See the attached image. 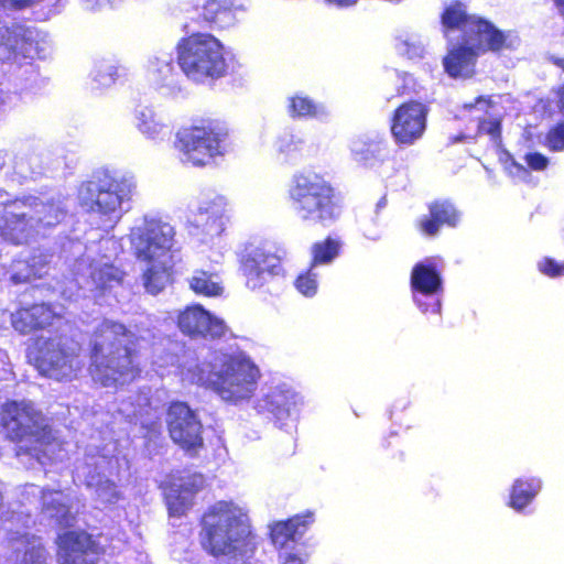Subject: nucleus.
Instances as JSON below:
<instances>
[{
  "mask_svg": "<svg viewBox=\"0 0 564 564\" xmlns=\"http://www.w3.org/2000/svg\"><path fill=\"white\" fill-rule=\"evenodd\" d=\"M134 335L123 324L105 319L95 329L90 340V355L113 351L116 347L134 346Z\"/></svg>",
  "mask_w": 564,
  "mask_h": 564,
  "instance_id": "19",
  "label": "nucleus"
},
{
  "mask_svg": "<svg viewBox=\"0 0 564 564\" xmlns=\"http://www.w3.org/2000/svg\"><path fill=\"white\" fill-rule=\"evenodd\" d=\"M3 426L8 437L21 444L31 443L45 430L46 421L31 402H11L3 409Z\"/></svg>",
  "mask_w": 564,
  "mask_h": 564,
  "instance_id": "12",
  "label": "nucleus"
},
{
  "mask_svg": "<svg viewBox=\"0 0 564 564\" xmlns=\"http://www.w3.org/2000/svg\"><path fill=\"white\" fill-rule=\"evenodd\" d=\"M411 286L414 292L432 296L442 289V279L432 262L417 263L411 273Z\"/></svg>",
  "mask_w": 564,
  "mask_h": 564,
  "instance_id": "27",
  "label": "nucleus"
},
{
  "mask_svg": "<svg viewBox=\"0 0 564 564\" xmlns=\"http://www.w3.org/2000/svg\"><path fill=\"white\" fill-rule=\"evenodd\" d=\"M62 200H42L37 197L14 199L4 205L0 216V236L13 243L22 245L44 236L65 217Z\"/></svg>",
  "mask_w": 564,
  "mask_h": 564,
  "instance_id": "3",
  "label": "nucleus"
},
{
  "mask_svg": "<svg viewBox=\"0 0 564 564\" xmlns=\"http://www.w3.org/2000/svg\"><path fill=\"white\" fill-rule=\"evenodd\" d=\"M540 488V480L532 479L529 482L516 480L510 496V506L516 510H521L531 502Z\"/></svg>",
  "mask_w": 564,
  "mask_h": 564,
  "instance_id": "35",
  "label": "nucleus"
},
{
  "mask_svg": "<svg viewBox=\"0 0 564 564\" xmlns=\"http://www.w3.org/2000/svg\"><path fill=\"white\" fill-rule=\"evenodd\" d=\"M558 65L564 69V59H561V61L558 62Z\"/></svg>",
  "mask_w": 564,
  "mask_h": 564,
  "instance_id": "60",
  "label": "nucleus"
},
{
  "mask_svg": "<svg viewBox=\"0 0 564 564\" xmlns=\"http://www.w3.org/2000/svg\"><path fill=\"white\" fill-rule=\"evenodd\" d=\"M226 135L223 128L213 123L187 127L177 132V147L184 161L202 166L223 153L221 143Z\"/></svg>",
  "mask_w": 564,
  "mask_h": 564,
  "instance_id": "11",
  "label": "nucleus"
},
{
  "mask_svg": "<svg viewBox=\"0 0 564 564\" xmlns=\"http://www.w3.org/2000/svg\"><path fill=\"white\" fill-rule=\"evenodd\" d=\"M46 553L42 544L37 541L30 543L24 550L20 564H44Z\"/></svg>",
  "mask_w": 564,
  "mask_h": 564,
  "instance_id": "41",
  "label": "nucleus"
},
{
  "mask_svg": "<svg viewBox=\"0 0 564 564\" xmlns=\"http://www.w3.org/2000/svg\"><path fill=\"white\" fill-rule=\"evenodd\" d=\"M338 248V242L329 238L324 242L315 243L313 246V265L332 261L337 256Z\"/></svg>",
  "mask_w": 564,
  "mask_h": 564,
  "instance_id": "38",
  "label": "nucleus"
},
{
  "mask_svg": "<svg viewBox=\"0 0 564 564\" xmlns=\"http://www.w3.org/2000/svg\"><path fill=\"white\" fill-rule=\"evenodd\" d=\"M213 390L221 400L240 403L249 400L258 388L260 370L246 356L216 355Z\"/></svg>",
  "mask_w": 564,
  "mask_h": 564,
  "instance_id": "6",
  "label": "nucleus"
},
{
  "mask_svg": "<svg viewBox=\"0 0 564 564\" xmlns=\"http://www.w3.org/2000/svg\"><path fill=\"white\" fill-rule=\"evenodd\" d=\"M226 206L227 203L223 196H215L209 200L202 202L195 216L196 225L203 226L212 236L220 235L225 226Z\"/></svg>",
  "mask_w": 564,
  "mask_h": 564,
  "instance_id": "25",
  "label": "nucleus"
},
{
  "mask_svg": "<svg viewBox=\"0 0 564 564\" xmlns=\"http://www.w3.org/2000/svg\"><path fill=\"white\" fill-rule=\"evenodd\" d=\"M200 543L208 553L242 555L252 543L247 511L232 501H218L204 514Z\"/></svg>",
  "mask_w": 564,
  "mask_h": 564,
  "instance_id": "2",
  "label": "nucleus"
},
{
  "mask_svg": "<svg viewBox=\"0 0 564 564\" xmlns=\"http://www.w3.org/2000/svg\"><path fill=\"white\" fill-rule=\"evenodd\" d=\"M307 524L306 520H302V517L296 516L285 522H279L271 529V539L274 545L284 547L288 542L294 541L297 535L304 533V529Z\"/></svg>",
  "mask_w": 564,
  "mask_h": 564,
  "instance_id": "33",
  "label": "nucleus"
},
{
  "mask_svg": "<svg viewBox=\"0 0 564 564\" xmlns=\"http://www.w3.org/2000/svg\"><path fill=\"white\" fill-rule=\"evenodd\" d=\"M475 15H467L463 6L457 3L446 9L442 17L445 28V35L452 42L451 33L459 30L465 35V23L467 20L476 19Z\"/></svg>",
  "mask_w": 564,
  "mask_h": 564,
  "instance_id": "36",
  "label": "nucleus"
},
{
  "mask_svg": "<svg viewBox=\"0 0 564 564\" xmlns=\"http://www.w3.org/2000/svg\"><path fill=\"white\" fill-rule=\"evenodd\" d=\"M295 288L305 296H313L316 293L317 281L316 274L313 272V268L296 279Z\"/></svg>",
  "mask_w": 564,
  "mask_h": 564,
  "instance_id": "43",
  "label": "nucleus"
},
{
  "mask_svg": "<svg viewBox=\"0 0 564 564\" xmlns=\"http://www.w3.org/2000/svg\"><path fill=\"white\" fill-rule=\"evenodd\" d=\"M397 47L401 54L406 55L409 58L422 57L424 53L423 45L412 37L402 40Z\"/></svg>",
  "mask_w": 564,
  "mask_h": 564,
  "instance_id": "44",
  "label": "nucleus"
},
{
  "mask_svg": "<svg viewBox=\"0 0 564 564\" xmlns=\"http://www.w3.org/2000/svg\"><path fill=\"white\" fill-rule=\"evenodd\" d=\"M430 215L431 218L424 217L420 220V228L427 236H435L443 224L455 226L458 218L456 209L448 202L432 204Z\"/></svg>",
  "mask_w": 564,
  "mask_h": 564,
  "instance_id": "28",
  "label": "nucleus"
},
{
  "mask_svg": "<svg viewBox=\"0 0 564 564\" xmlns=\"http://www.w3.org/2000/svg\"><path fill=\"white\" fill-rule=\"evenodd\" d=\"M91 283L100 290L120 284L123 272L105 259L91 260L87 267Z\"/></svg>",
  "mask_w": 564,
  "mask_h": 564,
  "instance_id": "30",
  "label": "nucleus"
},
{
  "mask_svg": "<svg viewBox=\"0 0 564 564\" xmlns=\"http://www.w3.org/2000/svg\"><path fill=\"white\" fill-rule=\"evenodd\" d=\"M281 564H303V561L292 553L284 552L280 555Z\"/></svg>",
  "mask_w": 564,
  "mask_h": 564,
  "instance_id": "53",
  "label": "nucleus"
},
{
  "mask_svg": "<svg viewBox=\"0 0 564 564\" xmlns=\"http://www.w3.org/2000/svg\"><path fill=\"white\" fill-rule=\"evenodd\" d=\"M203 485L204 478L197 474L188 475L174 481L165 495L170 513L173 516L183 514L189 508L193 495Z\"/></svg>",
  "mask_w": 564,
  "mask_h": 564,
  "instance_id": "20",
  "label": "nucleus"
},
{
  "mask_svg": "<svg viewBox=\"0 0 564 564\" xmlns=\"http://www.w3.org/2000/svg\"><path fill=\"white\" fill-rule=\"evenodd\" d=\"M178 327L188 336L223 337L227 332L224 321L210 315L200 305L186 307L178 315Z\"/></svg>",
  "mask_w": 564,
  "mask_h": 564,
  "instance_id": "18",
  "label": "nucleus"
},
{
  "mask_svg": "<svg viewBox=\"0 0 564 564\" xmlns=\"http://www.w3.org/2000/svg\"><path fill=\"white\" fill-rule=\"evenodd\" d=\"M514 165H516L518 169H520V170H524L522 165H519V164H517V163H514Z\"/></svg>",
  "mask_w": 564,
  "mask_h": 564,
  "instance_id": "61",
  "label": "nucleus"
},
{
  "mask_svg": "<svg viewBox=\"0 0 564 564\" xmlns=\"http://www.w3.org/2000/svg\"><path fill=\"white\" fill-rule=\"evenodd\" d=\"M137 183L132 176L119 180L87 182L79 188L80 205L107 223L110 227L126 213L124 204L135 194Z\"/></svg>",
  "mask_w": 564,
  "mask_h": 564,
  "instance_id": "5",
  "label": "nucleus"
},
{
  "mask_svg": "<svg viewBox=\"0 0 564 564\" xmlns=\"http://www.w3.org/2000/svg\"><path fill=\"white\" fill-rule=\"evenodd\" d=\"M37 159L35 156H26L20 155L14 160V170L22 177H28L29 175L35 173L36 169L33 163H35Z\"/></svg>",
  "mask_w": 564,
  "mask_h": 564,
  "instance_id": "46",
  "label": "nucleus"
},
{
  "mask_svg": "<svg viewBox=\"0 0 564 564\" xmlns=\"http://www.w3.org/2000/svg\"><path fill=\"white\" fill-rule=\"evenodd\" d=\"M42 512L61 525H69L73 519V499L62 490L43 489Z\"/></svg>",
  "mask_w": 564,
  "mask_h": 564,
  "instance_id": "24",
  "label": "nucleus"
},
{
  "mask_svg": "<svg viewBox=\"0 0 564 564\" xmlns=\"http://www.w3.org/2000/svg\"><path fill=\"white\" fill-rule=\"evenodd\" d=\"M352 153L358 162L368 163L375 155V149L371 145L366 147L361 143H355L352 147Z\"/></svg>",
  "mask_w": 564,
  "mask_h": 564,
  "instance_id": "50",
  "label": "nucleus"
},
{
  "mask_svg": "<svg viewBox=\"0 0 564 564\" xmlns=\"http://www.w3.org/2000/svg\"><path fill=\"white\" fill-rule=\"evenodd\" d=\"M289 194L293 212L303 221L327 225L338 216L332 186L315 173L294 175Z\"/></svg>",
  "mask_w": 564,
  "mask_h": 564,
  "instance_id": "4",
  "label": "nucleus"
},
{
  "mask_svg": "<svg viewBox=\"0 0 564 564\" xmlns=\"http://www.w3.org/2000/svg\"><path fill=\"white\" fill-rule=\"evenodd\" d=\"M290 111L293 117H308L319 115L318 107L314 105L312 100L301 96L291 98Z\"/></svg>",
  "mask_w": 564,
  "mask_h": 564,
  "instance_id": "40",
  "label": "nucleus"
},
{
  "mask_svg": "<svg viewBox=\"0 0 564 564\" xmlns=\"http://www.w3.org/2000/svg\"><path fill=\"white\" fill-rule=\"evenodd\" d=\"M131 346L116 347L113 351L90 355L89 372L104 387L116 388L132 381L139 373Z\"/></svg>",
  "mask_w": 564,
  "mask_h": 564,
  "instance_id": "10",
  "label": "nucleus"
},
{
  "mask_svg": "<svg viewBox=\"0 0 564 564\" xmlns=\"http://www.w3.org/2000/svg\"><path fill=\"white\" fill-rule=\"evenodd\" d=\"M539 269L542 273L549 275V276H557L561 274H564V263L558 264L553 259L545 258L539 263Z\"/></svg>",
  "mask_w": 564,
  "mask_h": 564,
  "instance_id": "49",
  "label": "nucleus"
},
{
  "mask_svg": "<svg viewBox=\"0 0 564 564\" xmlns=\"http://www.w3.org/2000/svg\"><path fill=\"white\" fill-rule=\"evenodd\" d=\"M561 112L564 115V86L558 91V102Z\"/></svg>",
  "mask_w": 564,
  "mask_h": 564,
  "instance_id": "57",
  "label": "nucleus"
},
{
  "mask_svg": "<svg viewBox=\"0 0 564 564\" xmlns=\"http://www.w3.org/2000/svg\"><path fill=\"white\" fill-rule=\"evenodd\" d=\"M243 11L240 0H206L203 7L204 19L219 29L234 26Z\"/></svg>",
  "mask_w": 564,
  "mask_h": 564,
  "instance_id": "23",
  "label": "nucleus"
},
{
  "mask_svg": "<svg viewBox=\"0 0 564 564\" xmlns=\"http://www.w3.org/2000/svg\"><path fill=\"white\" fill-rule=\"evenodd\" d=\"M22 454L35 457L42 465L47 462L62 460L65 456L63 443L52 434L47 425L43 433L36 436L31 443L18 446L17 455L21 456Z\"/></svg>",
  "mask_w": 564,
  "mask_h": 564,
  "instance_id": "21",
  "label": "nucleus"
},
{
  "mask_svg": "<svg viewBox=\"0 0 564 564\" xmlns=\"http://www.w3.org/2000/svg\"><path fill=\"white\" fill-rule=\"evenodd\" d=\"M546 145L553 151L564 150V122L549 131L546 135Z\"/></svg>",
  "mask_w": 564,
  "mask_h": 564,
  "instance_id": "45",
  "label": "nucleus"
},
{
  "mask_svg": "<svg viewBox=\"0 0 564 564\" xmlns=\"http://www.w3.org/2000/svg\"><path fill=\"white\" fill-rule=\"evenodd\" d=\"M242 271L247 288L257 290L280 273V259L262 248H254L247 253L242 262Z\"/></svg>",
  "mask_w": 564,
  "mask_h": 564,
  "instance_id": "17",
  "label": "nucleus"
},
{
  "mask_svg": "<svg viewBox=\"0 0 564 564\" xmlns=\"http://www.w3.org/2000/svg\"><path fill=\"white\" fill-rule=\"evenodd\" d=\"M115 446L105 447L100 452L89 445L83 462L76 466V477L93 490L95 499L101 503H115L120 492L111 477L119 471V460L112 455Z\"/></svg>",
  "mask_w": 564,
  "mask_h": 564,
  "instance_id": "8",
  "label": "nucleus"
},
{
  "mask_svg": "<svg viewBox=\"0 0 564 564\" xmlns=\"http://www.w3.org/2000/svg\"><path fill=\"white\" fill-rule=\"evenodd\" d=\"M156 72L160 75H162L163 78H166L172 72V65H171L170 61H167V59L162 61V63L158 67Z\"/></svg>",
  "mask_w": 564,
  "mask_h": 564,
  "instance_id": "54",
  "label": "nucleus"
},
{
  "mask_svg": "<svg viewBox=\"0 0 564 564\" xmlns=\"http://www.w3.org/2000/svg\"><path fill=\"white\" fill-rule=\"evenodd\" d=\"M62 313L53 310L46 304H34L30 307H22L11 315V323L15 330L28 334L34 329L51 325L55 317Z\"/></svg>",
  "mask_w": 564,
  "mask_h": 564,
  "instance_id": "22",
  "label": "nucleus"
},
{
  "mask_svg": "<svg viewBox=\"0 0 564 564\" xmlns=\"http://www.w3.org/2000/svg\"><path fill=\"white\" fill-rule=\"evenodd\" d=\"M463 41L477 55L485 52L513 50L519 45V37L511 31L503 32L491 22L481 18L467 20Z\"/></svg>",
  "mask_w": 564,
  "mask_h": 564,
  "instance_id": "13",
  "label": "nucleus"
},
{
  "mask_svg": "<svg viewBox=\"0 0 564 564\" xmlns=\"http://www.w3.org/2000/svg\"><path fill=\"white\" fill-rule=\"evenodd\" d=\"M326 2L337 7H349L357 2V0H325Z\"/></svg>",
  "mask_w": 564,
  "mask_h": 564,
  "instance_id": "55",
  "label": "nucleus"
},
{
  "mask_svg": "<svg viewBox=\"0 0 564 564\" xmlns=\"http://www.w3.org/2000/svg\"><path fill=\"white\" fill-rule=\"evenodd\" d=\"M560 14L564 18V0H554Z\"/></svg>",
  "mask_w": 564,
  "mask_h": 564,
  "instance_id": "58",
  "label": "nucleus"
},
{
  "mask_svg": "<svg viewBox=\"0 0 564 564\" xmlns=\"http://www.w3.org/2000/svg\"><path fill=\"white\" fill-rule=\"evenodd\" d=\"M414 301L415 303L419 305V307L423 311V312H426L429 310V307L431 306L432 307V311L437 313L440 311V302L438 301H434L433 303L431 304H426V303H423L420 297L417 296V294H414Z\"/></svg>",
  "mask_w": 564,
  "mask_h": 564,
  "instance_id": "52",
  "label": "nucleus"
},
{
  "mask_svg": "<svg viewBox=\"0 0 564 564\" xmlns=\"http://www.w3.org/2000/svg\"><path fill=\"white\" fill-rule=\"evenodd\" d=\"M102 549L86 532H66L58 538V561L61 564H97Z\"/></svg>",
  "mask_w": 564,
  "mask_h": 564,
  "instance_id": "16",
  "label": "nucleus"
},
{
  "mask_svg": "<svg viewBox=\"0 0 564 564\" xmlns=\"http://www.w3.org/2000/svg\"><path fill=\"white\" fill-rule=\"evenodd\" d=\"M524 162L533 171H543L549 165V159L539 152H529L523 156Z\"/></svg>",
  "mask_w": 564,
  "mask_h": 564,
  "instance_id": "47",
  "label": "nucleus"
},
{
  "mask_svg": "<svg viewBox=\"0 0 564 564\" xmlns=\"http://www.w3.org/2000/svg\"><path fill=\"white\" fill-rule=\"evenodd\" d=\"M138 130L150 139H163L171 133L170 126L153 108L141 107L135 112Z\"/></svg>",
  "mask_w": 564,
  "mask_h": 564,
  "instance_id": "29",
  "label": "nucleus"
},
{
  "mask_svg": "<svg viewBox=\"0 0 564 564\" xmlns=\"http://www.w3.org/2000/svg\"><path fill=\"white\" fill-rule=\"evenodd\" d=\"M476 57L477 54L462 40V43L457 47L453 46L444 57V68L451 77H470L474 74Z\"/></svg>",
  "mask_w": 564,
  "mask_h": 564,
  "instance_id": "26",
  "label": "nucleus"
},
{
  "mask_svg": "<svg viewBox=\"0 0 564 564\" xmlns=\"http://www.w3.org/2000/svg\"><path fill=\"white\" fill-rule=\"evenodd\" d=\"M427 108L416 101L401 105L394 112L391 133L397 143L413 144L421 139L426 128Z\"/></svg>",
  "mask_w": 564,
  "mask_h": 564,
  "instance_id": "15",
  "label": "nucleus"
},
{
  "mask_svg": "<svg viewBox=\"0 0 564 564\" xmlns=\"http://www.w3.org/2000/svg\"><path fill=\"white\" fill-rule=\"evenodd\" d=\"M87 260H88V258L87 259L83 258L79 261H77L76 268H77L78 271H80L83 269V267L86 265Z\"/></svg>",
  "mask_w": 564,
  "mask_h": 564,
  "instance_id": "59",
  "label": "nucleus"
},
{
  "mask_svg": "<svg viewBox=\"0 0 564 564\" xmlns=\"http://www.w3.org/2000/svg\"><path fill=\"white\" fill-rule=\"evenodd\" d=\"M479 132L489 134L492 139H498L501 132V122L497 118L485 119L479 122Z\"/></svg>",
  "mask_w": 564,
  "mask_h": 564,
  "instance_id": "48",
  "label": "nucleus"
},
{
  "mask_svg": "<svg viewBox=\"0 0 564 564\" xmlns=\"http://www.w3.org/2000/svg\"><path fill=\"white\" fill-rule=\"evenodd\" d=\"M191 289L205 296H217L223 292L221 281L215 273L199 270L189 280Z\"/></svg>",
  "mask_w": 564,
  "mask_h": 564,
  "instance_id": "34",
  "label": "nucleus"
},
{
  "mask_svg": "<svg viewBox=\"0 0 564 564\" xmlns=\"http://www.w3.org/2000/svg\"><path fill=\"white\" fill-rule=\"evenodd\" d=\"M35 365L45 377L72 380L85 366L82 345L66 335L48 338L41 344Z\"/></svg>",
  "mask_w": 564,
  "mask_h": 564,
  "instance_id": "9",
  "label": "nucleus"
},
{
  "mask_svg": "<svg viewBox=\"0 0 564 564\" xmlns=\"http://www.w3.org/2000/svg\"><path fill=\"white\" fill-rule=\"evenodd\" d=\"M213 354L208 361H187L182 370L183 380L200 386H208L213 389L214 373L216 372V360Z\"/></svg>",
  "mask_w": 564,
  "mask_h": 564,
  "instance_id": "31",
  "label": "nucleus"
},
{
  "mask_svg": "<svg viewBox=\"0 0 564 564\" xmlns=\"http://www.w3.org/2000/svg\"><path fill=\"white\" fill-rule=\"evenodd\" d=\"M116 76L117 68L108 61H101L96 64L93 72L94 80L101 87H108L115 83Z\"/></svg>",
  "mask_w": 564,
  "mask_h": 564,
  "instance_id": "39",
  "label": "nucleus"
},
{
  "mask_svg": "<svg viewBox=\"0 0 564 564\" xmlns=\"http://www.w3.org/2000/svg\"><path fill=\"white\" fill-rule=\"evenodd\" d=\"M291 399L290 392L275 388L258 401L256 409L259 412L268 411L280 420L290 414Z\"/></svg>",
  "mask_w": 564,
  "mask_h": 564,
  "instance_id": "32",
  "label": "nucleus"
},
{
  "mask_svg": "<svg viewBox=\"0 0 564 564\" xmlns=\"http://www.w3.org/2000/svg\"><path fill=\"white\" fill-rule=\"evenodd\" d=\"M166 423L173 442L186 451L203 446L202 423L196 414L183 402L172 403Z\"/></svg>",
  "mask_w": 564,
  "mask_h": 564,
  "instance_id": "14",
  "label": "nucleus"
},
{
  "mask_svg": "<svg viewBox=\"0 0 564 564\" xmlns=\"http://www.w3.org/2000/svg\"><path fill=\"white\" fill-rule=\"evenodd\" d=\"M48 258L50 257L44 253L33 256L30 260L26 261V270L23 271L21 269H17L11 275V280L13 283L18 284L28 282L33 278H41L44 274V269L50 261Z\"/></svg>",
  "mask_w": 564,
  "mask_h": 564,
  "instance_id": "37",
  "label": "nucleus"
},
{
  "mask_svg": "<svg viewBox=\"0 0 564 564\" xmlns=\"http://www.w3.org/2000/svg\"><path fill=\"white\" fill-rule=\"evenodd\" d=\"M476 106H481V108H485L488 106V101L484 98V97H478L476 99V102L475 105L470 104V105H465L466 108H473V107H476Z\"/></svg>",
  "mask_w": 564,
  "mask_h": 564,
  "instance_id": "56",
  "label": "nucleus"
},
{
  "mask_svg": "<svg viewBox=\"0 0 564 564\" xmlns=\"http://www.w3.org/2000/svg\"><path fill=\"white\" fill-rule=\"evenodd\" d=\"M301 147L302 140L289 132L283 133L276 141L278 151L285 156H292Z\"/></svg>",
  "mask_w": 564,
  "mask_h": 564,
  "instance_id": "42",
  "label": "nucleus"
},
{
  "mask_svg": "<svg viewBox=\"0 0 564 564\" xmlns=\"http://www.w3.org/2000/svg\"><path fill=\"white\" fill-rule=\"evenodd\" d=\"M113 0H80L85 10L96 12L112 6Z\"/></svg>",
  "mask_w": 564,
  "mask_h": 564,
  "instance_id": "51",
  "label": "nucleus"
},
{
  "mask_svg": "<svg viewBox=\"0 0 564 564\" xmlns=\"http://www.w3.org/2000/svg\"><path fill=\"white\" fill-rule=\"evenodd\" d=\"M178 64L195 82L221 77L227 70L223 45L209 34H195L185 40L178 47Z\"/></svg>",
  "mask_w": 564,
  "mask_h": 564,
  "instance_id": "7",
  "label": "nucleus"
},
{
  "mask_svg": "<svg viewBox=\"0 0 564 564\" xmlns=\"http://www.w3.org/2000/svg\"><path fill=\"white\" fill-rule=\"evenodd\" d=\"M174 237L175 230L169 223L150 216L131 229V250L145 265L142 280L151 294L160 293L171 282L176 251Z\"/></svg>",
  "mask_w": 564,
  "mask_h": 564,
  "instance_id": "1",
  "label": "nucleus"
}]
</instances>
